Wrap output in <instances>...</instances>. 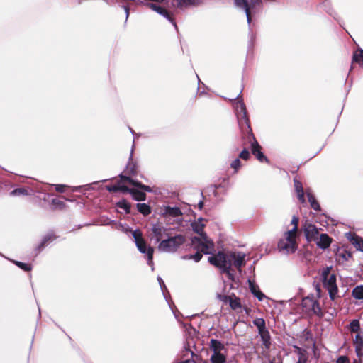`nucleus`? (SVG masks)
<instances>
[{"label":"nucleus","instance_id":"obj_1","mask_svg":"<svg viewBox=\"0 0 363 363\" xmlns=\"http://www.w3.org/2000/svg\"><path fill=\"white\" fill-rule=\"evenodd\" d=\"M204 222V219L199 218L196 221L191 223L193 230L199 234V236L191 238L192 247L197 252L194 255H185L182 257L183 259H194L198 262L203 257L201 253L209 255L214 251V242L203 232Z\"/></svg>","mask_w":363,"mask_h":363},{"label":"nucleus","instance_id":"obj_20","mask_svg":"<svg viewBox=\"0 0 363 363\" xmlns=\"http://www.w3.org/2000/svg\"><path fill=\"white\" fill-rule=\"evenodd\" d=\"M249 288L252 294L256 296L259 301H261L265 298L264 294L259 291L258 286L254 282L249 281Z\"/></svg>","mask_w":363,"mask_h":363},{"label":"nucleus","instance_id":"obj_45","mask_svg":"<svg viewBox=\"0 0 363 363\" xmlns=\"http://www.w3.org/2000/svg\"><path fill=\"white\" fill-rule=\"evenodd\" d=\"M65 186L62 184H57L55 185V189L56 191L59 192H64L65 191Z\"/></svg>","mask_w":363,"mask_h":363},{"label":"nucleus","instance_id":"obj_19","mask_svg":"<svg viewBox=\"0 0 363 363\" xmlns=\"http://www.w3.org/2000/svg\"><path fill=\"white\" fill-rule=\"evenodd\" d=\"M332 239L325 233L320 235L316 240L317 245L321 249H326L330 245Z\"/></svg>","mask_w":363,"mask_h":363},{"label":"nucleus","instance_id":"obj_6","mask_svg":"<svg viewBox=\"0 0 363 363\" xmlns=\"http://www.w3.org/2000/svg\"><path fill=\"white\" fill-rule=\"evenodd\" d=\"M280 252L284 254L294 253L297 249L296 235L293 231H286L278 243Z\"/></svg>","mask_w":363,"mask_h":363},{"label":"nucleus","instance_id":"obj_33","mask_svg":"<svg viewBox=\"0 0 363 363\" xmlns=\"http://www.w3.org/2000/svg\"><path fill=\"white\" fill-rule=\"evenodd\" d=\"M166 213L174 217L179 216L182 214L180 209L177 207H168L166 210Z\"/></svg>","mask_w":363,"mask_h":363},{"label":"nucleus","instance_id":"obj_37","mask_svg":"<svg viewBox=\"0 0 363 363\" xmlns=\"http://www.w3.org/2000/svg\"><path fill=\"white\" fill-rule=\"evenodd\" d=\"M18 267H19L21 269H23L24 271H30L31 269V267L28 264H26L23 262L14 261L13 262Z\"/></svg>","mask_w":363,"mask_h":363},{"label":"nucleus","instance_id":"obj_34","mask_svg":"<svg viewBox=\"0 0 363 363\" xmlns=\"http://www.w3.org/2000/svg\"><path fill=\"white\" fill-rule=\"evenodd\" d=\"M54 239H55V237H54V235H53L52 233H49V234L46 235L43 238V240H42V242H41V243H40V246H39V248H43V247H44V246H45L48 242H51V241L54 240Z\"/></svg>","mask_w":363,"mask_h":363},{"label":"nucleus","instance_id":"obj_23","mask_svg":"<svg viewBox=\"0 0 363 363\" xmlns=\"http://www.w3.org/2000/svg\"><path fill=\"white\" fill-rule=\"evenodd\" d=\"M352 257V254L347 250H339L336 254V259L338 262L347 261Z\"/></svg>","mask_w":363,"mask_h":363},{"label":"nucleus","instance_id":"obj_46","mask_svg":"<svg viewBox=\"0 0 363 363\" xmlns=\"http://www.w3.org/2000/svg\"><path fill=\"white\" fill-rule=\"evenodd\" d=\"M157 280L159 281V284H160V286L162 290H163V287L165 288V285H164V283L163 280L160 277H157Z\"/></svg>","mask_w":363,"mask_h":363},{"label":"nucleus","instance_id":"obj_2","mask_svg":"<svg viewBox=\"0 0 363 363\" xmlns=\"http://www.w3.org/2000/svg\"><path fill=\"white\" fill-rule=\"evenodd\" d=\"M331 267H326L322 272V279L324 287L328 290L330 298L335 301L338 296V288L336 284V276L330 273Z\"/></svg>","mask_w":363,"mask_h":363},{"label":"nucleus","instance_id":"obj_13","mask_svg":"<svg viewBox=\"0 0 363 363\" xmlns=\"http://www.w3.org/2000/svg\"><path fill=\"white\" fill-rule=\"evenodd\" d=\"M245 254L241 252H229V259L231 262V267L233 265L240 272L241 268L245 264Z\"/></svg>","mask_w":363,"mask_h":363},{"label":"nucleus","instance_id":"obj_42","mask_svg":"<svg viewBox=\"0 0 363 363\" xmlns=\"http://www.w3.org/2000/svg\"><path fill=\"white\" fill-rule=\"evenodd\" d=\"M241 162L238 158L233 160L231 163V167L233 168L235 172L238 171V169L240 167Z\"/></svg>","mask_w":363,"mask_h":363},{"label":"nucleus","instance_id":"obj_8","mask_svg":"<svg viewBox=\"0 0 363 363\" xmlns=\"http://www.w3.org/2000/svg\"><path fill=\"white\" fill-rule=\"evenodd\" d=\"M121 181L118 182L116 184L113 185L112 187L108 188L109 191H121L123 192H128L129 191V188H128L126 186H125L123 184V182H128L130 184H132L135 186L139 187V188L142 189L143 190H145L147 192H150L152 191V189L150 186H145L144 184H142L140 182H135L129 177L121 175Z\"/></svg>","mask_w":363,"mask_h":363},{"label":"nucleus","instance_id":"obj_16","mask_svg":"<svg viewBox=\"0 0 363 363\" xmlns=\"http://www.w3.org/2000/svg\"><path fill=\"white\" fill-rule=\"evenodd\" d=\"M355 350L359 360L363 358V330L357 333L354 339Z\"/></svg>","mask_w":363,"mask_h":363},{"label":"nucleus","instance_id":"obj_21","mask_svg":"<svg viewBox=\"0 0 363 363\" xmlns=\"http://www.w3.org/2000/svg\"><path fill=\"white\" fill-rule=\"evenodd\" d=\"M294 182L298 200L302 203H305L304 191L301 182L296 179H294Z\"/></svg>","mask_w":363,"mask_h":363},{"label":"nucleus","instance_id":"obj_10","mask_svg":"<svg viewBox=\"0 0 363 363\" xmlns=\"http://www.w3.org/2000/svg\"><path fill=\"white\" fill-rule=\"evenodd\" d=\"M301 306L309 315L315 314L322 316L321 308L318 300L313 296H308L302 299Z\"/></svg>","mask_w":363,"mask_h":363},{"label":"nucleus","instance_id":"obj_7","mask_svg":"<svg viewBox=\"0 0 363 363\" xmlns=\"http://www.w3.org/2000/svg\"><path fill=\"white\" fill-rule=\"evenodd\" d=\"M208 260L212 265L219 268L224 272H228L231 268L229 253L218 252L217 254L210 256Z\"/></svg>","mask_w":363,"mask_h":363},{"label":"nucleus","instance_id":"obj_12","mask_svg":"<svg viewBox=\"0 0 363 363\" xmlns=\"http://www.w3.org/2000/svg\"><path fill=\"white\" fill-rule=\"evenodd\" d=\"M260 3L261 0H235L236 6L245 11L248 24L251 22V12Z\"/></svg>","mask_w":363,"mask_h":363},{"label":"nucleus","instance_id":"obj_28","mask_svg":"<svg viewBox=\"0 0 363 363\" xmlns=\"http://www.w3.org/2000/svg\"><path fill=\"white\" fill-rule=\"evenodd\" d=\"M352 296L359 300L363 299V286H357L355 288L353 289L352 291Z\"/></svg>","mask_w":363,"mask_h":363},{"label":"nucleus","instance_id":"obj_38","mask_svg":"<svg viewBox=\"0 0 363 363\" xmlns=\"http://www.w3.org/2000/svg\"><path fill=\"white\" fill-rule=\"evenodd\" d=\"M118 206L122 209H124L127 213L129 212L130 208V204L125 201H121L118 202Z\"/></svg>","mask_w":363,"mask_h":363},{"label":"nucleus","instance_id":"obj_41","mask_svg":"<svg viewBox=\"0 0 363 363\" xmlns=\"http://www.w3.org/2000/svg\"><path fill=\"white\" fill-rule=\"evenodd\" d=\"M232 296H226L222 294H217V298L223 303H229Z\"/></svg>","mask_w":363,"mask_h":363},{"label":"nucleus","instance_id":"obj_43","mask_svg":"<svg viewBox=\"0 0 363 363\" xmlns=\"http://www.w3.org/2000/svg\"><path fill=\"white\" fill-rule=\"evenodd\" d=\"M240 158L247 160L250 157V152L247 149H244L239 155Z\"/></svg>","mask_w":363,"mask_h":363},{"label":"nucleus","instance_id":"obj_24","mask_svg":"<svg viewBox=\"0 0 363 363\" xmlns=\"http://www.w3.org/2000/svg\"><path fill=\"white\" fill-rule=\"evenodd\" d=\"M130 194H132L133 198L136 201H145L146 199V195L144 192H142L140 191L134 189H129V191H128Z\"/></svg>","mask_w":363,"mask_h":363},{"label":"nucleus","instance_id":"obj_48","mask_svg":"<svg viewBox=\"0 0 363 363\" xmlns=\"http://www.w3.org/2000/svg\"><path fill=\"white\" fill-rule=\"evenodd\" d=\"M125 14H126V19L128 18V15H129V10L127 7H125Z\"/></svg>","mask_w":363,"mask_h":363},{"label":"nucleus","instance_id":"obj_4","mask_svg":"<svg viewBox=\"0 0 363 363\" xmlns=\"http://www.w3.org/2000/svg\"><path fill=\"white\" fill-rule=\"evenodd\" d=\"M132 232V235L134 238L135 243L136 245V247L138 250L143 254H146L147 256V264L150 266H152V257H153V252L154 249L148 246L143 238V233L140 230H135Z\"/></svg>","mask_w":363,"mask_h":363},{"label":"nucleus","instance_id":"obj_31","mask_svg":"<svg viewBox=\"0 0 363 363\" xmlns=\"http://www.w3.org/2000/svg\"><path fill=\"white\" fill-rule=\"evenodd\" d=\"M353 61L363 66V50H359L354 53Z\"/></svg>","mask_w":363,"mask_h":363},{"label":"nucleus","instance_id":"obj_17","mask_svg":"<svg viewBox=\"0 0 363 363\" xmlns=\"http://www.w3.org/2000/svg\"><path fill=\"white\" fill-rule=\"evenodd\" d=\"M349 241L354 246L357 250L363 252V238L352 233L347 235Z\"/></svg>","mask_w":363,"mask_h":363},{"label":"nucleus","instance_id":"obj_39","mask_svg":"<svg viewBox=\"0 0 363 363\" xmlns=\"http://www.w3.org/2000/svg\"><path fill=\"white\" fill-rule=\"evenodd\" d=\"M26 194H27V191L22 188L14 189L11 192V195L12 196H19Z\"/></svg>","mask_w":363,"mask_h":363},{"label":"nucleus","instance_id":"obj_40","mask_svg":"<svg viewBox=\"0 0 363 363\" xmlns=\"http://www.w3.org/2000/svg\"><path fill=\"white\" fill-rule=\"evenodd\" d=\"M298 218L296 216H294L291 220V223L294 225V227L291 230H289V231H293V233L296 235L298 229Z\"/></svg>","mask_w":363,"mask_h":363},{"label":"nucleus","instance_id":"obj_26","mask_svg":"<svg viewBox=\"0 0 363 363\" xmlns=\"http://www.w3.org/2000/svg\"><path fill=\"white\" fill-rule=\"evenodd\" d=\"M229 305L233 310H238L242 307L240 299L236 297L235 295L231 296L229 301Z\"/></svg>","mask_w":363,"mask_h":363},{"label":"nucleus","instance_id":"obj_49","mask_svg":"<svg viewBox=\"0 0 363 363\" xmlns=\"http://www.w3.org/2000/svg\"><path fill=\"white\" fill-rule=\"evenodd\" d=\"M187 352H188V353H190L191 356H192L193 352H192L191 351L187 350Z\"/></svg>","mask_w":363,"mask_h":363},{"label":"nucleus","instance_id":"obj_5","mask_svg":"<svg viewBox=\"0 0 363 363\" xmlns=\"http://www.w3.org/2000/svg\"><path fill=\"white\" fill-rule=\"evenodd\" d=\"M209 346L213 352L211 356V363H225L226 361L227 349L223 343L218 340L211 339Z\"/></svg>","mask_w":363,"mask_h":363},{"label":"nucleus","instance_id":"obj_25","mask_svg":"<svg viewBox=\"0 0 363 363\" xmlns=\"http://www.w3.org/2000/svg\"><path fill=\"white\" fill-rule=\"evenodd\" d=\"M261 339L262 340L263 345L269 348L270 345V335L267 329L264 330L262 331L258 332Z\"/></svg>","mask_w":363,"mask_h":363},{"label":"nucleus","instance_id":"obj_44","mask_svg":"<svg viewBox=\"0 0 363 363\" xmlns=\"http://www.w3.org/2000/svg\"><path fill=\"white\" fill-rule=\"evenodd\" d=\"M296 363H307V358L302 352H299L298 359Z\"/></svg>","mask_w":363,"mask_h":363},{"label":"nucleus","instance_id":"obj_15","mask_svg":"<svg viewBox=\"0 0 363 363\" xmlns=\"http://www.w3.org/2000/svg\"><path fill=\"white\" fill-rule=\"evenodd\" d=\"M251 151L252 153L257 157V159L262 162L264 161L268 162L267 157L264 155V154L261 152V146L259 145L257 141L255 140L254 137H252V141L251 143Z\"/></svg>","mask_w":363,"mask_h":363},{"label":"nucleus","instance_id":"obj_50","mask_svg":"<svg viewBox=\"0 0 363 363\" xmlns=\"http://www.w3.org/2000/svg\"><path fill=\"white\" fill-rule=\"evenodd\" d=\"M128 231H131V230H129L128 228H125V232H128Z\"/></svg>","mask_w":363,"mask_h":363},{"label":"nucleus","instance_id":"obj_35","mask_svg":"<svg viewBox=\"0 0 363 363\" xmlns=\"http://www.w3.org/2000/svg\"><path fill=\"white\" fill-rule=\"evenodd\" d=\"M126 172L128 174L135 175L137 173V167L133 162H129L126 167Z\"/></svg>","mask_w":363,"mask_h":363},{"label":"nucleus","instance_id":"obj_22","mask_svg":"<svg viewBox=\"0 0 363 363\" xmlns=\"http://www.w3.org/2000/svg\"><path fill=\"white\" fill-rule=\"evenodd\" d=\"M196 4V0H173L172 4L179 9Z\"/></svg>","mask_w":363,"mask_h":363},{"label":"nucleus","instance_id":"obj_32","mask_svg":"<svg viewBox=\"0 0 363 363\" xmlns=\"http://www.w3.org/2000/svg\"><path fill=\"white\" fill-rule=\"evenodd\" d=\"M350 330L352 333H359L361 330L359 321L357 319L353 320L350 324Z\"/></svg>","mask_w":363,"mask_h":363},{"label":"nucleus","instance_id":"obj_36","mask_svg":"<svg viewBox=\"0 0 363 363\" xmlns=\"http://www.w3.org/2000/svg\"><path fill=\"white\" fill-rule=\"evenodd\" d=\"M52 204L54 206L55 208L58 209H62L65 206V203L59 199H53L52 200Z\"/></svg>","mask_w":363,"mask_h":363},{"label":"nucleus","instance_id":"obj_29","mask_svg":"<svg viewBox=\"0 0 363 363\" xmlns=\"http://www.w3.org/2000/svg\"><path fill=\"white\" fill-rule=\"evenodd\" d=\"M137 209L144 216H147L151 213L150 206L146 203H138Z\"/></svg>","mask_w":363,"mask_h":363},{"label":"nucleus","instance_id":"obj_27","mask_svg":"<svg viewBox=\"0 0 363 363\" xmlns=\"http://www.w3.org/2000/svg\"><path fill=\"white\" fill-rule=\"evenodd\" d=\"M306 195L308 196V202L310 203L311 208L315 211H319L320 205L315 200L314 196L309 191H306Z\"/></svg>","mask_w":363,"mask_h":363},{"label":"nucleus","instance_id":"obj_30","mask_svg":"<svg viewBox=\"0 0 363 363\" xmlns=\"http://www.w3.org/2000/svg\"><path fill=\"white\" fill-rule=\"evenodd\" d=\"M253 324L257 328L258 332L266 330L265 320L263 318H256L253 320Z\"/></svg>","mask_w":363,"mask_h":363},{"label":"nucleus","instance_id":"obj_18","mask_svg":"<svg viewBox=\"0 0 363 363\" xmlns=\"http://www.w3.org/2000/svg\"><path fill=\"white\" fill-rule=\"evenodd\" d=\"M146 5L148 7H150L152 10L155 11V12H157L160 15L164 16L165 18H167L169 21L172 22V19L169 13H168V11L166 9H164V8H162V6H158L157 4H156L155 3H147Z\"/></svg>","mask_w":363,"mask_h":363},{"label":"nucleus","instance_id":"obj_14","mask_svg":"<svg viewBox=\"0 0 363 363\" xmlns=\"http://www.w3.org/2000/svg\"><path fill=\"white\" fill-rule=\"evenodd\" d=\"M303 231L308 240H316L318 239L319 233L315 225L306 223L303 225Z\"/></svg>","mask_w":363,"mask_h":363},{"label":"nucleus","instance_id":"obj_11","mask_svg":"<svg viewBox=\"0 0 363 363\" xmlns=\"http://www.w3.org/2000/svg\"><path fill=\"white\" fill-rule=\"evenodd\" d=\"M167 231L168 229L162 224L159 223H154L150 227L149 238L155 243H160L162 240L169 237Z\"/></svg>","mask_w":363,"mask_h":363},{"label":"nucleus","instance_id":"obj_47","mask_svg":"<svg viewBox=\"0 0 363 363\" xmlns=\"http://www.w3.org/2000/svg\"><path fill=\"white\" fill-rule=\"evenodd\" d=\"M198 206H199V209H202L203 206V201H200L199 203H198Z\"/></svg>","mask_w":363,"mask_h":363},{"label":"nucleus","instance_id":"obj_9","mask_svg":"<svg viewBox=\"0 0 363 363\" xmlns=\"http://www.w3.org/2000/svg\"><path fill=\"white\" fill-rule=\"evenodd\" d=\"M234 107L240 128L244 129L246 127L247 129H250L249 119L242 100L238 99L234 103Z\"/></svg>","mask_w":363,"mask_h":363},{"label":"nucleus","instance_id":"obj_3","mask_svg":"<svg viewBox=\"0 0 363 363\" xmlns=\"http://www.w3.org/2000/svg\"><path fill=\"white\" fill-rule=\"evenodd\" d=\"M185 242V238L182 235L168 237L162 240L158 245V250L162 252H174Z\"/></svg>","mask_w":363,"mask_h":363}]
</instances>
